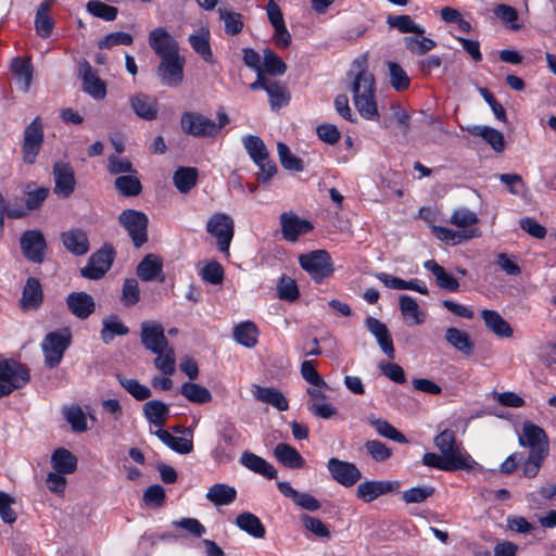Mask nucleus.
<instances>
[{
	"label": "nucleus",
	"instance_id": "864d4df0",
	"mask_svg": "<svg viewBox=\"0 0 556 556\" xmlns=\"http://www.w3.org/2000/svg\"><path fill=\"white\" fill-rule=\"evenodd\" d=\"M450 222L457 227L458 230H478L475 227L479 222L477 214L466 207L455 210Z\"/></svg>",
	"mask_w": 556,
	"mask_h": 556
},
{
	"label": "nucleus",
	"instance_id": "0e129e2a",
	"mask_svg": "<svg viewBox=\"0 0 556 556\" xmlns=\"http://www.w3.org/2000/svg\"><path fill=\"white\" fill-rule=\"evenodd\" d=\"M419 37L406 36L404 38V43L407 50L416 55H422L428 51L432 50L437 42L424 35H418Z\"/></svg>",
	"mask_w": 556,
	"mask_h": 556
},
{
	"label": "nucleus",
	"instance_id": "09e8293b",
	"mask_svg": "<svg viewBox=\"0 0 556 556\" xmlns=\"http://www.w3.org/2000/svg\"><path fill=\"white\" fill-rule=\"evenodd\" d=\"M387 24L391 28L397 29L402 34L414 33L416 35H424L426 29L415 23L409 15H389L387 17Z\"/></svg>",
	"mask_w": 556,
	"mask_h": 556
},
{
	"label": "nucleus",
	"instance_id": "6e6552de",
	"mask_svg": "<svg viewBox=\"0 0 556 556\" xmlns=\"http://www.w3.org/2000/svg\"><path fill=\"white\" fill-rule=\"evenodd\" d=\"M300 266L314 279L321 281L333 273V265L329 253L325 250H315L299 257Z\"/></svg>",
	"mask_w": 556,
	"mask_h": 556
},
{
	"label": "nucleus",
	"instance_id": "4be33fe9",
	"mask_svg": "<svg viewBox=\"0 0 556 556\" xmlns=\"http://www.w3.org/2000/svg\"><path fill=\"white\" fill-rule=\"evenodd\" d=\"M368 331L376 338L380 349L390 358L395 357L392 338L387 326L375 317H367L365 320Z\"/></svg>",
	"mask_w": 556,
	"mask_h": 556
},
{
	"label": "nucleus",
	"instance_id": "680f3d73",
	"mask_svg": "<svg viewBox=\"0 0 556 556\" xmlns=\"http://www.w3.org/2000/svg\"><path fill=\"white\" fill-rule=\"evenodd\" d=\"M400 308L405 318H412L414 324L420 325L425 321V314L419 308L415 299L403 294L400 296Z\"/></svg>",
	"mask_w": 556,
	"mask_h": 556
},
{
	"label": "nucleus",
	"instance_id": "e433bc0d",
	"mask_svg": "<svg viewBox=\"0 0 556 556\" xmlns=\"http://www.w3.org/2000/svg\"><path fill=\"white\" fill-rule=\"evenodd\" d=\"M129 328L116 315H110L102 319V329L100 332L101 340L109 344L116 336H126Z\"/></svg>",
	"mask_w": 556,
	"mask_h": 556
},
{
	"label": "nucleus",
	"instance_id": "f03ea898",
	"mask_svg": "<svg viewBox=\"0 0 556 556\" xmlns=\"http://www.w3.org/2000/svg\"><path fill=\"white\" fill-rule=\"evenodd\" d=\"M229 121L224 109L218 110L217 122L202 113L188 111L181 114L180 127L185 134L195 138H215Z\"/></svg>",
	"mask_w": 556,
	"mask_h": 556
},
{
	"label": "nucleus",
	"instance_id": "a19ab883",
	"mask_svg": "<svg viewBox=\"0 0 556 556\" xmlns=\"http://www.w3.org/2000/svg\"><path fill=\"white\" fill-rule=\"evenodd\" d=\"M481 317L485 326L495 334L503 338H509L513 334L509 324L496 311L483 309Z\"/></svg>",
	"mask_w": 556,
	"mask_h": 556
},
{
	"label": "nucleus",
	"instance_id": "f257e3e1",
	"mask_svg": "<svg viewBox=\"0 0 556 556\" xmlns=\"http://www.w3.org/2000/svg\"><path fill=\"white\" fill-rule=\"evenodd\" d=\"M366 56L354 60L349 73L351 77L350 91L353 103L359 115L369 121L378 119L379 113L376 102V80L366 67Z\"/></svg>",
	"mask_w": 556,
	"mask_h": 556
},
{
	"label": "nucleus",
	"instance_id": "423d86ee",
	"mask_svg": "<svg viewBox=\"0 0 556 556\" xmlns=\"http://www.w3.org/2000/svg\"><path fill=\"white\" fill-rule=\"evenodd\" d=\"M206 231L216 239L218 250L228 254L235 235L232 217L226 213H214L206 223Z\"/></svg>",
	"mask_w": 556,
	"mask_h": 556
},
{
	"label": "nucleus",
	"instance_id": "a878e982",
	"mask_svg": "<svg viewBox=\"0 0 556 556\" xmlns=\"http://www.w3.org/2000/svg\"><path fill=\"white\" fill-rule=\"evenodd\" d=\"M163 263L160 256L155 254L146 255L137 266V276L142 281L164 280Z\"/></svg>",
	"mask_w": 556,
	"mask_h": 556
},
{
	"label": "nucleus",
	"instance_id": "1a4fd4ad",
	"mask_svg": "<svg viewBox=\"0 0 556 556\" xmlns=\"http://www.w3.org/2000/svg\"><path fill=\"white\" fill-rule=\"evenodd\" d=\"M518 443L520 446L529 448V454L548 455L549 440L545 430L531 421L522 424Z\"/></svg>",
	"mask_w": 556,
	"mask_h": 556
},
{
	"label": "nucleus",
	"instance_id": "052dcab7",
	"mask_svg": "<svg viewBox=\"0 0 556 556\" xmlns=\"http://www.w3.org/2000/svg\"><path fill=\"white\" fill-rule=\"evenodd\" d=\"M115 188L125 197H135L141 192L142 186L136 175H123L115 179Z\"/></svg>",
	"mask_w": 556,
	"mask_h": 556
},
{
	"label": "nucleus",
	"instance_id": "774afa93",
	"mask_svg": "<svg viewBox=\"0 0 556 556\" xmlns=\"http://www.w3.org/2000/svg\"><path fill=\"white\" fill-rule=\"evenodd\" d=\"M556 496V484L555 483H546L542 485L538 491L530 492L527 494V502L539 508L542 506L544 501L553 500Z\"/></svg>",
	"mask_w": 556,
	"mask_h": 556
},
{
	"label": "nucleus",
	"instance_id": "9d476101",
	"mask_svg": "<svg viewBox=\"0 0 556 556\" xmlns=\"http://www.w3.org/2000/svg\"><path fill=\"white\" fill-rule=\"evenodd\" d=\"M70 344L71 334L68 332L55 331L48 333L41 343L46 365L49 368L56 367Z\"/></svg>",
	"mask_w": 556,
	"mask_h": 556
},
{
	"label": "nucleus",
	"instance_id": "393cba45",
	"mask_svg": "<svg viewBox=\"0 0 556 556\" xmlns=\"http://www.w3.org/2000/svg\"><path fill=\"white\" fill-rule=\"evenodd\" d=\"M240 464L245 467L247 469L263 476L267 479H276L277 478V470L275 467L268 463L263 457L245 451L240 456Z\"/></svg>",
	"mask_w": 556,
	"mask_h": 556
},
{
	"label": "nucleus",
	"instance_id": "b1692460",
	"mask_svg": "<svg viewBox=\"0 0 556 556\" xmlns=\"http://www.w3.org/2000/svg\"><path fill=\"white\" fill-rule=\"evenodd\" d=\"M218 443L213 452V457L217 462L230 460V451L236 443L238 431L233 425H226L219 431Z\"/></svg>",
	"mask_w": 556,
	"mask_h": 556
},
{
	"label": "nucleus",
	"instance_id": "603ef678",
	"mask_svg": "<svg viewBox=\"0 0 556 556\" xmlns=\"http://www.w3.org/2000/svg\"><path fill=\"white\" fill-rule=\"evenodd\" d=\"M198 170L194 167H180L173 176L175 187L181 192L187 193L197 184Z\"/></svg>",
	"mask_w": 556,
	"mask_h": 556
},
{
	"label": "nucleus",
	"instance_id": "6ab92c4d",
	"mask_svg": "<svg viewBox=\"0 0 556 556\" xmlns=\"http://www.w3.org/2000/svg\"><path fill=\"white\" fill-rule=\"evenodd\" d=\"M399 481L367 480L357 485L356 495L365 503H370L383 494L399 490Z\"/></svg>",
	"mask_w": 556,
	"mask_h": 556
},
{
	"label": "nucleus",
	"instance_id": "9b49d317",
	"mask_svg": "<svg viewBox=\"0 0 556 556\" xmlns=\"http://www.w3.org/2000/svg\"><path fill=\"white\" fill-rule=\"evenodd\" d=\"M185 58L180 54L162 58L156 68L161 83L167 87L179 86L184 79Z\"/></svg>",
	"mask_w": 556,
	"mask_h": 556
},
{
	"label": "nucleus",
	"instance_id": "ddd939ff",
	"mask_svg": "<svg viewBox=\"0 0 556 556\" xmlns=\"http://www.w3.org/2000/svg\"><path fill=\"white\" fill-rule=\"evenodd\" d=\"M20 245L25 258L35 264L43 262L47 243L40 230L24 231L20 238Z\"/></svg>",
	"mask_w": 556,
	"mask_h": 556
},
{
	"label": "nucleus",
	"instance_id": "4c0bfd02",
	"mask_svg": "<svg viewBox=\"0 0 556 556\" xmlns=\"http://www.w3.org/2000/svg\"><path fill=\"white\" fill-rule=\"evenodd\" d=\"M277 460L288 468H302L304 459L293 446L287 443H278L274 448Z\"/></svg>",
	"mask_w": 556,
	"mask_h": 556
},
{
	"label": "nucleus",
	"instance_id": "c03bdc74",
	"mask_svg": "<svg viewBox=\"0 0 556 556\" xmlns=\"http://www.w3.org/2000/svg\"><path fill=\"white\" fill-rule=\"evenodd\" d=\"M155 435L162 441V443L178 454H189L193 450V442L191 439L175 437L164 429H157L155 431Z\"/></svg>",
	"mask_w": 556,
	"mask_h": 556
},
{
	"label": "nucleus",
	"instance_id": "aec40b11",
	"mask_svg": "<svg viewBox=\"0 0 556 556\" xmlns=\"http://www.w3.org/2000/svg\"><path fill=\"white\" fill-rule=\"evenodd\" d=\"M128 103L132 112L141 119L154 121L157 117V101L146 93L139 92L130 96Z\"/></svg>",
	"mask_w": 556,
	"mask_h": 556
},
{
	"label": "nucleus",
	"instance_id": "e2e57ef3",
	"mask_svg": "<svg viewBox=\"0 0 556 556\" xmlns=\"http://www.w3.org/2000/svg\"><path fill=\"white\" fill-rule=\"evenodd\" d=\"M493 13L509 29H521V25L517 23L519 14L515 8L508 4L501 3L494 8Z\"/></svg>",
	"mask_w": 556,
	"mask_h": 556
},
{
	"label": "nucleus",
	"instance_id": "f8f14e48",
	"mask_svg": "<svg viewBox=\"0 0 556 556\" xmlns=\"http://www.w3.org/2000/svg\"><path fill=\"white\" fill-rule=\"evenodd\" d=\"M113 260V249L105 245L91 254L86 266L80 269V274L87 279L98 280L111 268Z\"/></svg>",
	"mask_w": 556,
	"mask_h": 556
},
{
	"label": "nucleus",
	"instance_id": "72a5a7b5",
	"mask_svg": "<svg viewBox=\"0 0 556 556\" xmlns=\"http://www.w3.org/2000/svg\"><path fill=\"white\" fill-rule=\"evenodd\" d=\"M466 130L472 136L482 138L495 152H502L505 148L504 136L500 130L480 125L468 126Z\"/></svg>",
	"mask_w": 556,
	"mask_h": 556
},
{
	"label": "nucleus",
	"instance_id": "0eeeda50",
	"mask_svg": "<svg viewBox=\"0 0 556 556\" xmlns=\"http://www.w3.org/2000/svg\"><path fill=\"white\" fill-rule=\"evenodd\" d=\"M118 223L125 228L136 248L148 241V216L140 211L125 210L118 216Z\"/></svg>",
	"mask_w": 556,
	"mask_h": 556
},
{
	"label": "nucleus",
	"instance_id": "c85d7f7f",
	"mask_svg": "<svg viewBox=\"0 0 556 556\" xmlns=\"http://www.w3.org/2000/svg\"><path fill=\"white\" fill-rule=\"evenodd\" d=\"M43 299L41 285L37 278L29 277L23 288L21 306L23 309L38 308Z\"/></svg>",
	"mask_w": 556,
	"mask_h": 556
},
{
	"label": "nucleus",
	"instance_id": "7ed1b4c3",
	"mask_svg": "<svg viewBox=\"0 0 556 556\" xmlns=\"http://www.w3.org/2000/svg\"><path fill=\"white\" fill-rule=\"evenodd\" d=\"M433 444L438 451L452 459L462 470H472L478 463L469 455L462 443L456 440V432L452 429H444L433 438Z\"/></svg>",
	"mask_w": 556,
	"mask_h": 556
},
{
	"label": "nucleus",
	"instance_id": "3c124183",
	"mask_svg": "<svg viewBox=\"0 0 556 556\" xmlns=\"http://www.w3.org/2000/svg\"><path fill=\"white\" fill-rule=\"evenodd\" d=\"M180 393L189 401L195 404H205L211 402L212 393L203 386L193 382H185L180 387Z\"/></svg>",
	"mask_w": 556,
	"mask_h": 556
},
{
	"label": "nucleus",
	"instance_id": "2eb2a0df",
	"mask_svg": "<svg viewBox=\"0 0 556 556\" xmlns=\"http://www.w3.org/2000/svg\"><path fill=\"white\" fill-rule=\"evenodd\" d=\"M54 193L63 199L70 198L76 187L73 166L66 162H56L53 165Z\"/></svg>",
	"mask_w": 556,
	"mask_h": 556
},
{
	"label": "nucleus",
	"instance_id": "7c9ffc66",
	"mask_svg": "<svg viewBox=\"0 0 556 556\" xmlns=\"http://www.w3.org/2000/svg\"><path fill=\"white\" fill-rule=\"evenodd\" d=\"M432 232L439 240L451 245L460 244L472 238H479L481 236L479 230H452L441 226H434L432 228Z\"/></svg>",
	"mask_w": 556,
	"mask_h": 556
},
{
	"label": "nucleus",
	"instance_id": "58836bf2",
	"mask_svg": "<svg viewBox=\"0 0 556 556\" xmlns=\"http://www.w3.org/2000/svg\"><path fill=\"white\" fill-rule=\"evenodd\" d=\"M426 269L430 270L435 277L437 285L447 291L455 292L459 288L458 280L447 274L445 269L433 260L424 263Z\"/></svg>",
	"mask_w": 556,
	"mask_h": 556
},
{
	"label": "nucleus",
	"instance_id": "cd10ccee",
	"mask_svg": "<svg viewBox=\"0 0 556 556\" xmlns=\"http://www.w3.org/2000/svg\"><path fill=\"white\" fill-rule=\"evenodd\" d=\"M376 278L381 281L387 288L394 290H414L421 294H428V288L425 282L418 279L406 281L387 273H377Z\"/></svg>",
	"mask_w": 556,
	"mask_h": 556
},
{
	"label": "nucleus",
	"instance_id": "5701e85b",
	"mask_svg": "<svg viewBox=\"0 0 556 556\" xmlns=\"http://www.w3.org/2000/svg\"><path fill=\"white\" fill-rule=\"evenodd\" d=\"M70 312L80 319L88 318L96 309L93 298L86 292H72L66 298Z\"/></svg>",
	"mask_w": 556,
	"mask_h": 556
},
{
	"label": "nucleus",
	"instance_id": "a211bd4d",
	"mask_svg": "<svg viewBox=\"0 0 556 556\" xmlns=\"http://www.w3.org/2000/svg\"><path fill=\"white\" fill-rule=\"evenodd\" d=\"M280 225L283 239L291 242H295L300 236L313 230V224L309 220L302 219L292 212L280 215Z\"/></svg>",
	"mask_w": 556,
	"mask_h": 556
},
{
	"label": "nucleus",
	"instance_id": "5fc2aeb1",
	"mask_svg": "<svg viewBox=\"0 0 556 556\" xmlns=\"http://www.w3.org/2000/svg\"><path fill=\"white\" fill-rule=\"evenodd\" d=\"M116 379L119 384L137 401L148 400L152 395L150 388L140 383L137 379L127 378L122 375H117Z\"/></svg>",
	"mask_w": 556,
	"mask_h": 556
},
{
	"label": "nucleus",
	"instance_id": "f704fd0d",
	"mask_svg": "<svg viewBox=\"0 0 556 556\" xmlns=\"http://www.w3.org/2000/svg\"><path fill=\"white\" fill-rule=\"evenodd\" d=\"M205 497L215 506H226L237 498V491L233 486L225 483H215L208 488Z\"/></svg>",
	"mask_w": 556,
	"mask_h": 556
},
{
	"label": "nucleus",
	"instance_id": "69168bd1",
	"mask_svg": "<svg viewBox=\"0 0 556 556\" xmlns=\"http://www.w3.org/2000/svg\"><path fill=\"white\" fill-rule=\"evenodd\" d=\"M86 10L94 17L102 18L103 21L111 22L117 16V9L109 5L100 0H90L86 4Z\"/></svg>",
	"mask_w": 556,
	"mask_h": 556
},
{
	"label": "nucleus",
	"instance_id": "a18cd8bd",
	"mask_svg": "<svg viewBox=\"0 0 556 556\" xmlns=\"http://www.w3.org/2000/svg\"><path fill=\"white\" fill-rule=\"evenodd\" d=\"M233 338L239 344L251 349L257 343V327L252 321H242L235 327Z\"/></svg>",
	"mask_w": 556,
	"mask_h": 556
},
{
	"label": "nucleus",
	"instance_id": "473e14b6",
	"mask_svg": "<svg viewBox=\"0 0 556 556\" xmlns=\"http://www.w3.org/2000/svg\"><path fill=\"white\" fill-rule=\"evenodd\" d=\"M252 393L257 401L270 404L280 412H285L289 407V403L285 395L276 389L254 384Z\"/></svg>",
	"mask_w": 556,
	"mask_h": 556
},
{
	"label": "nucleus",
	"instance_id": "2f4dec72",
	"mask_svg": "<svg viewBox=\"0 0 556 556\" xmlns=\"http://www.w3.org/2000/svg\"><path fill=\"white\" fill-rule=\"evenodd\" d=\"M55 0L42 1L36 12L35 29L41 38H48L54 28V21L49 16V11L54 4Z\"/></svg>",
	"mask_w": 556,
	"mask_h": 556
},
{
	"label": "nucleus",
	"instance_id": "8fccbe9b",
	"mask_svg": "<svg viewBox=\"0 0 556 556\" xmlns=\"http://www.w3.org/2000/svg\"><path fill=\"white\" fill-rule=\"evenodd\" d=\"M242 144L254 163L263 162L269 155L264 141L258 136H244Z\"/></svg>",
	"mask_w": 556,
	"mask_h": 556
},
{
	"label": "nucleus",
	"instance_id": "13d9d810",
	"mask_svg": "<svg viewBox=\"0 0 556 556\" xmlns=\"http://www.w3.org/2000/svg\"><path fill=\"white\" fill-rule=\"evenodd\" d=\"M262 68L271 76H281L287 71L286 63L270 49L263 51Z\"/></svg>",
	"mask_w": 556,
	"mask_h": 556
},
{
	"label": "nucleus",
	"instance_id": "ea45409f",
	"mask_svg": "<svg viewBox=\"0 0 556 556\" xmlns=\"http://www.w3.org/2000/svg\"><path fill=\"white\" fill-rule=\"evenodd\" d=\"M83 80L84 90L93 99L102 100L105 98V84L92 72V68L88 63L84 66Z\"/></svg>",
	"mask_w": 556,
	"mask_h": 556
},
{
	"label": "nucleus",
	"instance_id": "de8ad7c7",
	"mask_svg": "<svg viewBox=\"0 0 556 556\" xmlns=\"http://www.w3.org/2000/svg\"><path fill=\"white\" fill-rule=\"evenodd\" d=\"M11 70L18 81L23 84V91L28 92L34 74L30 61L27 59L15 58L12 60Z\"/></svg>",
	"mask_w": 556,
	"mask_h": 556
},
{
	"label": "nucleus",
	"instance_id": "bb28decb",
	"mask_svg": "<svg viewBox=\"0 0 556 556\" xmlns=\"http://www.w3.org/2000/svg\"><path fill=\"white\" fill-rule=\"evenodd\" d=\"M210 40L211 33L206 26L199 27L197 31L188 37V41L194 52L198 53L205 62L213 63L214 59Z\"/></svg>",
	"mask_w": 556,
	"mask_h": 556
},
{
	"label": "nucleus",
	"instance_id": "39448f33",
	"mask_svg": "<svg viewBox=\"0 0 556 556\" xmlns=\"http://www.w3.org/2000/svg\"><path fill=\"white\" fill-rule=\"evenodd\" d=\"M45 140L43 123L36 116L24 129L22 142V160L31 165L36 162Z\"/></svg>",
	"mask_w": 556,
	"mask_h": 556
},
{
	"label": "nucleus",
	"instance_id": "bf43d9fd",
	"mask_svg": "<svg viewBox=\"0 0 556 556\" xmlns=\"http://www.w3.org/2000/svg\"><path fill=\"white\" fill-rule=\"evenodd\" d=\"M63 416L73 431L85 432L88 429L86 415L78 405L64 407Z\"/></svg>",
	"mask_w": 556,
	"mask_h": 556
},
{
	"label": "nucleus",
	"instance_id": "c9c22d12",
	"mask_svg": "<svg viewBox=\"0 0 556 556\" xmlns=\"http://www.w3.org/2000/svg\"><path fill=\"white\" fill-rule=\"evenodd\" d=\"M235 523L240 530L255 539H263L266 534L265 527L261 519L250 511L239 514L236 517Z\"/></svg>",
	"mask_w": 556,
	"mask_h": 556
},
{
	"label": "nucleus",
	"instance_id": "49530a36",
	"mask_svg": "<svg viewBox=\"0 0 556 556\" xmlns=\"http://www.w3.org/2000/svg\"><path fill=\"white\" fill-rule=\"evenodd\" d=\"M366 421L374 427L378 434L399 443H407L405 435L393 427L389 421L375 416H368Z\"/></svg>",
	"mask_w": 556,
	"mask_h": 556
},
{
	"label": "nucleus",
	"instance_id": "4468645a",
	"mask_svg": "<svg viewBox=\"0 0 556 556\" xmlns=\"http://www.w3.org/2000/svg\"><path fill=\"white\" fill-rule=\"evenodd\" d=\"M327 469L331 478L345 488L354 485L362 478V472L355 464L336 457L329 458Z\"/></svg>",
	"mask_w": 556,
	"mask_h": 556
},
{
	"label": "nucleus",
	"instance_id": "c756f323",
	"mask_svg": "<svg viewBox=\"0 0 556 556\" xmlns=\"http://www.w3.org/2000/svg\"><path fill=\"white\" fill-rule=\"evenodd\" d=\"M142 412L146 419L162 429L169 417V407L160 400H151L143 404Z\"/></svg>",
	"mask_w": 556,
	"mask_h": 556
},
{
	"label": "nucleus",
	"instance_id": "dca6fc26",
	"mask_svg": "<svg viewBox=\"0 0 556 556\" xmlns=\"http://www.w3.org/2000/svg\"><path fill=\"white\" fill-rule=\"evenodd\" d=\"M141 343L150 352L164 351L169 345L163 326L157 321H143L140 331Z\"/></svg>",
	"mask_w": 556,
	"mask_h": 556
},
{
	"label": "nucleus",
	"instance_id": "37998d69",
	"mask_svg": "<svg viewBox=\"0 0 556 556\" xmlns=\"http://www.w3.org/2000/svg\"><path fill=\"white\" fill-rule=\"evenodd\" d=\"M51 465L61 475L73 473L77 467V458L66 448H58L51 456Z\"/></svg>",
	"mask_w": 556,
	"mask_h": 556
},
{
	"label": "nucleus",
	"instance_id": "412c9836",
	"mask_svg": "<svg viewBox=\"0 0 556 556\" xmlns=\"http://www.w3.org/2000/svg\"><path fill=\"white\" fill-rule=\"evenodd\" d=\"M64 248L76 256H83L90 250L89 239L85 230L72 228L61 233Z\"/></svg>",
	"mask_w": 556,
	"mask_h": 556
},
{
	"label": "nucleus",
	"instance_id": "338daca9",
	"mask_svg": "<svg viewBox=\"0 0 556 556\" xmlns=\"http://www.w3.org/2000/svg\"><path fill=\"white\" fill-rule=\"evenodd\" d=\"M219 18L224 22L225 31L235 36L243 28L242 15L240 13L228 11L227 9H218Z\"/></svg>",
	"mask_w": 556,
	"mask_h": 556
},
{
	"label": "nucleus",
	"instance_id": "4d7b16f0",
	"mask_svg": "<svg viewBox=\"0 0 556 556\" xmlns=\"http://www.w3.org/2000/svg\"><path fill=\"white\" fill-rule=\"evenodd\" d=\"M422 464L430 468H435L443 471H456L462 470V467H458L457 464L452 462V459L447 458L443 454H437L433 452L425 453L422 456Z\"/></svg>",
	"mask_w": 556,
	"mask_h": 556
},
{
	"label": "nucleus",
	"instance_id": "f3484780",
	"mask_svg": "<svg viewBox=\"0 0 556 556\" xmlns=\"http://www.w3.org/2000/svg\"><path fill=\"white\" fill-rule=\"evenodd\" d=\"M149 45L161 59L179 54L178 42L163 27H157L149 33Z\"/></svg>",
	"mask_w": 556,
	"mask_h": 556
},
{
	"label": "nucleus",
	"instance_id": "79ce46f5",
	"mask_svg": "<svg viewBox=\"0 0 556 556\" xmlns=\"http://www.w3.org/2000/svg\"><path fill=\"white\" fill-rule=\"evenodd\" d=\"M445 340L450 345L465 355H471L473 353L475 344L469 334L463 330L454 327L447 328L445 331Z\"/></svg>",
	"mask_w": 556,
	"mask_h": 556
},
{
	"label": "nucleus",
	"instance_id": "6e6d98bb",
	"mask_svg": "<svg viewBox=\"0 0 556 556\" xmlns=\"http://www.w3.org/2000/svg\"><path fill=\"white\" fill-rule=\"evenodd\" d=\"M156 354L154 366L164 376H172L176 370V356L174 349L168 345L161 352H153Z\"/></svg>",
	"mask_w": 556,
	"mask_h": 556
},
{
	"label": "nucleus",
	"instance_id": "20e7f679",
	"mask_svg": "<svg viewBox=\"0 0 556 556\" xmlns=\"http://www.w3.org/2000/svg\"><path fill=\"white\" fill-rule=\"evenodd\" d=\"M29 381V372L25 366L13 361H0V397L21 389Z\"/></svg>",
	"mask_w": 556,
	"mask_h": 556
}]
</instances>
